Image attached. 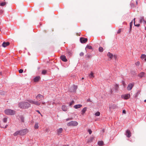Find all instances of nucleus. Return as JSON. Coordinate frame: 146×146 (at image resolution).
Segmentation results:
<instances>
[{
	"mask_svg": "<svg viewBox=\"0 0 146 146\" xmlns=\"http://www.w3.org/2000/svg\"><path fill=\"white\" fill-rule=\"evenodd\" d=\"M74 100H72L70 103L69 105L71 106L72 105L74 104Z\"/></svg>",
	"mask_w": 146,
	"mask_h": 146,
	"instance_id": "nucleus-35",
	"label": "nucleus"
},
{
	"mask_svg": "<svg viewBox=\"0 0 146 146\" xmlns=\"http://www.w3.org/2000/svg\"><path fill=\"white\" fill-rule=\"evenodd\" d=\"M86 56L88 58H90L92 57V55L91 53H88L86 55Z\"/></svg>",
	"mask_w": 146,
	"mask_h": 146,
	"instance_id": "nucleus-26",
	"label": "nucleus"
},
{
	"mask_svg": "<svg viewBox=\"0 0 146 146\" xmlns=\"http://www.w3.org/2000/svg\"><path fill=\"white\" fill-rule=\"evenodd\" d=\"M80 42L82 43H86L87 42L88 39L87 38H85L83 37H81L80 39Z\"/></svg>",
	"mask_w": 146,
	"mask_h": 146,
	"instance_id": "nucleus-9",
	"label": "nucleus"
},
{
	"mask_svg": "<svg viewBox=\"0 0 146 146\" xmlns=\"http://www.w3.org/2000/svg\"><path fill=\"white\" fill-rule=\"evenodd\" d=\"M63 131V129L62 128H60L57 130V134L58 135H59Z\"/></svg>",
	"mask_w": 146,
	"mask_h": 146,
	"instance_id": "nucleus-16",
	"label": "nucleus"
},
{
	"mask_svg": "<svg viewBox=\"0 0 146 146\" xmlns=\"http://www.w3.org/2000/svg\"><path fill=\"white\" fill-rule=\"evenodd\" d=\"M80 55L81 56H83L84 55V53L83 52H82L80 53Z\"/></svg>",
	"mask_w": 146,
	"mask_h": 146,
	"instance_id": "nucleus-42",
	"label": "nucleus"
},
{
	"mask_svg": "<svg viewBox=\"0 0 146 146\" xmlns=\"http://www.w3.org/2000/svg\"><path fill=\"white\" fill-rule=\"evenodd\" d=\"M144 102H146V99L144 100Z\"/></svg>",
	"mask_w": 146,
	"mask_h": 146,
	"instance_id": "nucleus-54",
	"label": "nucleus"
},
{
	"mask_svg": "<svg viewBox=\"0 0 146 146\" xmlns=\"http://www.w3.org/2000/svg\"><path fill=\"white\" fill-rule=\"evenodd\" d=\"M84 79V78H82V80H83Z\"/></svg>",
	"mask_w": 146,
	"mask_h": 146,
	"instance_id": "nucleus-56",
	"label": "nucleus"
},
{
	"mask_svg": "<svg viewBox=\"0 0 146 146\" xmlns=\"http://www.w3.org/2000/svg\"><path fill=\"white\" fill-rule=\"evenodd\" d=\"M112 93H113V91H112L111 90V94H112Z\"/></svg>",
	"mask_w": 146,
	"mask_h": 146,
	"instance_id": "nucleus-51",
	"label": "nucleus"
},
{
	"mask_svg": "<svg viewBox=\"0 0 146 146\" xmlns=\"http://www.w3.org/2000/svg\"><path fill=\"white\" fill-rule=\"evenodd\" d=\"M28 131L27 129H25L20 131V135H23L26 134Z\"/></svg>",
	"mask_w": 146,
	"mask_h": 146,
	"instance_id": "nucleus-5",
	"label": "nucleus"
},
{
	"mask_svg": "<svg viewBox=\"0 0 146 146\" xmlns=\"http://www.w3.org/2000/svg\"><path fill=\"white\" fill-rule=\"evenodd\" d=\"M88 131L90 134H91L92 133V131L90 129H88Z\"/></svg>",
	"mask_w": 146,
	"mask_h": 146,
	"instance_id": "nucleus-40",
	"label": "nucleus"
},
{
	"mask_svg": "<svg viewBox=\"0 0 146 146\" xmlns=\"http://www.w3.org/2000/svg\"><path fill=\"white\" fill-rule=\"evenodd\" d=\"M114 89L116 92H117L118 91V90L119 89V86L117 85L116 84L115 86Z\"/></svg>",
	"mask_w": 146,
	"mask_h": 146,
	"instance_id": "nucleus-23",
	"label": "nucleus"
},
{
	"mask_svg": "<svg viewBox=\"0 0 146 146\" xmlns=\"http://www.w3.org/2000/svg\"><path fill=\"white\" fill-rule=\"evenodd\" d=\"M6 4V3L5 2H3L2 3H1L0 4V5L2 6H4Z\"/></svg>",
	"mask_w": 146,
	"mask_h": 146,
	"instance_id": "nucleus-37",
	"label": "nucleus"
},
{
	"mask_svg": "<svg viewBox=\"0 0 146 146\" xmlns=\"http://www.w3.org/2000/svg\"><path fill=\"white\" fill-rule=\"evenodd\" d=\"M140 64V62L139 61H137V62L135 64L136 66H139Z\"/></svg>",
	"mask_w": 146,
	"mask_h": 146,
	"instance_id": "nucleus-41",
	"label": "nucleus"
},
{
	"mask_svg": "<svg viewBox=\"0 0 146 146\" xmlns=\"http://www.w3.org/2000/svg\"><path fill=\"white\" fill-rule=\"evenodd\" d=\"M7 121V119H3L2 120V121L1 122V123L0 124V126L1 127H3L2 126V125L3 124V123H5Z\"/></svg>",
	"mask_w": 146,
	"mask_h": 146,
	"instance_id": "nucleus-17",
	"label": "nucleus"
},
{
	"mask_svg": "<svg viewBox=\"0 0 146 146\" xmlns=\"http://www.w3.org/2000/svg\"><path fill=\"white\" fill-rule=\"evenodd\" d=\"M99 51L100 52H102L103 51V48L102 47H100L99 48Z\"/></svg>",
	"mask_w": 146,
	"mask_h": 146,
	"instance_id": "nucleus-32",
	"label": "nucleus"
},
{
	"mask_svg": "<svg viewBox=\"0 0 146 146\" xmlns=\"http://www.w3.org/2000/svg\"><path fill=\"white\" fill-rule=\"evenodd\" d=\"M38 128V124L37 123H36L34 126V128L35 129H37Z\"/></svg>",
	"mask_w": 146,
	"mask_h": 146,
	"instance_id": "nucleus-29",
	"label": "nucleus"
},
{
	"mask_svg": "<svg viewBox=\"0 0 146 146\" xmlns=\"http://www.w3.org/2000/svg\"><path fill=\"white\" fill-rule=\"evenodd\" d=\"M107 55L111 59L113 58V55L110 52H108Z\"/></svg>",
	"mask_w": 146,
	"mask_h": 146,
	"instance_id": "nucleus-22",
	"label": "nucleus"
},
{
	"mask_svg": "<svg viewBox=\"0 0 146 146\" xmlns=\"http://www.w3.org/2000/svg\"><path fill=\"white\" fill-rule=\"evenodd\" d=\"M42 104H45V102H42Z\"/></svg>",
	"mask_w": 146,
	"mask_h": 146,
	"instance_id": "nucleus-48",
	"label": "nucleus"
},
{
	"mask_svg": "<svg viewBox=\"0 0 146 146\" xmlns=\"http://www.w3.org/2000/svg\"><path fill=\"white\" fill-rule=\"evenodd\" d=\"M94 138L93 137H91L87 141V143H90L92 142L94 140Z\"/></svg>",
	"mask_w": 146,
	"mask_h": 146,
	"instance_id": "nucleus-13",
	"label": "nucleus"
},
{
	"mask_svg": "<svg viewBox=\"0 0 146 146\" xmlns=\"http://www.w3.org/2000/svg\"><path fill=\"white\" fill-rule=\"evenodd\" d=\"M133 23V21H132L130 23V29L131 30L132 28V26Z\"/></svg>",
	"mask_w": 146,
	"mask_h": 146,
	"instance_id": "nucleus-36",
	"label": "nucleus"
},
{
	"mask_svg": "<svg viewBox=\"0 0 146 146\" xmlns=\"http://www.w3.org/2000/svg\"><path fill=\"white\" fill-rule=\"evenodd\" d=\"M5 112L7 115H13L15 114V111L11 109H8L5 110Z\"/></svg>",
	"mask_w": 146,
	"mask_h": 146,
	"instance_id": "nucleus-3",
	"label": "nucleus"
},
{
	"mask_svg": "<svg viewBox=\"0 0 146 146\" xmlns=\"http://www.w3.org/2000/svg\"><path fill=\"white\" fill-rule=\"evenodd\" d=\"M100 113L99 112H97L95 113V115L97 116H98L100 115Z\"/></svg>",
	"mask_w": 146,
	"mask_h": 146,
	"instance_id": "nucleus-39",
	"label": "nucleus"
},
{
	"mask_svg": "<svg viewBox=\"0 0 146 146\" xmlns=\"http://www.w3.org/2000/svg\"><path fill=\"white\" fill-rule=\"evenodd\" d=\"M131 6L132 7H134V5H133V4H131Z\"/></svg>",
	"mask_w": 146,
	"mask_h": 146,
	"instance_id": "nucleus-47",
	"label": "nucleus"
},
{
	"mask_svg": "<svg viewBox=\"0 0 146 146\" xmlns=\"http://www.w3.org/2000/svg\"><path fill=\"white\" fill-rule=\"evenodd\" d=\"M82 106L81 104L76 105L74 106V107L76 109L82 107Z\"/></svg>",
	"mask_w": 146,
	"mask_h": 146,
	"instance_id": "nucleus-14",
	"label": "nucleus"
},
{
	"mask_svg": "<svg viewBox=\"0 0 146 146\" xmlns=\"http://www.w3.org/2000/svg\"><path fill=\"white\" fill-rule=\"evenodd\" d=\"M114 58L115 59H116L117 58V56L116 55H114L113 56V58Z\"/></svg>",
	"mask_w": 146,
	"mask_h": 146,
	"instance_id": "nucleus-45",
	"label": "nucleus"
},
{
	"mask_svg": "<svg viewBox=\"0 0 146 146\" xmlns=\"http://www.w3.org/2000/svg\"><path fill=\"white\" fill-rule=\"evenodd\" d=\"M87 101L88 102H92V101L90 100V99H88L87 100Z\"/></svg>",
	"mask_w": 146,
	"mask_h": 146,
	"instance_id": "nucleus-46",
	"label": "nucleus"
},
{
	"mask_svg": "<svg viewBox=\"0 0 146 146\" xmlns=\"http://www.w3.org/2000/svg\"><path fill=\"white\" fill-rule=\"evenodd\" d=\"M89 76L91 78H93L94 77V73L92 72H91L89 75Z\"/></svg>",
	"mask_w": 146,
	"mask_h": 146,
	"instance_id": "nucleus-28",
	"label": "nucleus"
},
{
	"mask_svg": "<svg viewBox=\"0 0 146 146\" xmlns=\"http://www.w3.org/2000/svg\"><path fill=\"white\" fill-rule=\"evenodd\" d=\"M62 110L64 111H66L68 109L67 107L65 105L62 106Z\"/></svg>",
	"mask_w": 146,
	"mask_h": 146,
	"instance_id": "nucleus-21",
	"label": "nucleus"
},
{
	"mask_svg": "<svg viewBox=\"0 0 146 146\" xmlns=\"http://www.w3.org/2000/svg\"><path fill=\"white\" fill-rule=\"evenodd\" d=\"M126 135L128 137H129L131 135V133L129 130H127L126 132Z\"/></svg>",
	"mask_w": 146,
	"mask_h": 146,
	"instance_id": "nucleus-11",
	"label": "nucleus"
},
{
	"mask_svg": "<svg viewBox=\"0 0 146 146\" xmlns=\"http://www.w3.org/2000/svg\"><path fill=\"white\" fill-rule=\"evenodd\" d=\"M22 122H24V120H23V119H22Z\"/></svg>",
	"mask_w": 146,
	"mask_h": 146,
	"instance_id": "nucleus-53",
	"label": "nucleus"
},
{
	"mask_svg": "<svg viewBox=\"0 0 146 146\" xmlns=\"http://www.w3.org/2000/svg\"><path fill=\"white\" fill-rule=\"evenodd\" d=\"M77 86L75 85H73L71 86L69 88V90L71 92H75L77 89Z\"/></svg>",
	"mask_w": 146,
	"mask_h": 146,
	"instance_id": "nucleus-6",
	"label": "nucleus"
},
{
	"mask_svg": "<svg viewBox=\"0 0 146 146\" xmlns=\"http://www.w3.org/2000/svg\"><path fill=\"white\" fill-rule=\"evenodd\" d=\"M122 113L123 114H125L126 113V111L125 110H123L122 111Z\"/></svg>",
	"mask_w": 146,
	"mask_h": 146,
	"instance_id": "nucleus-43",
	"label": "nucleus"
},
{
	"mask_svg": "<svg viewBox=\"0 0 146 146\" xmlns=\"http://www.w3.org/2000/svg\"><path fill=\"white\" fill-rule=\"evenodd\" d=\"M3 12V11L2 10H1V13H2Z\"/></svg>",
	"mask_w": 146,
	"mask_h": 146,
	"instance_id": "nucleus-57",
	"label": "nucleus"
},
{
	"mask_svg": "<svg viewBox=\"0 0 146 146\" xmlns=\"http://www.w3.org/2000/svg\"><path fill=\"white\" fill-rule=\"evenodd\" d=\"M47 72V71L45 70H43L42 72V74L43 75H45L46 74Z\"/></svg>",
	"mask_w": 146,
	"mask_h": 146,
	"instance_id": "nucleus-31",
	"label": "nucleus"
},
{
	"mask_svg": "<svg viewBox=\"0 0 146 146\" xmlns=\"http://www.w3.org/2000/svg\"><path fill=\"white\" fill-rule=\"evenodd\" d=\"M36 98L38 101H35L32 100L29 101V102L32 104H33L39 106L40 104V103L39 102L40 100H42L44 99L43 96L41 94H38L36 97Z\"/></svg>",
	"mask_w": 146,
	"mask_h": 146,
	"instance_id": "nucleus-1",
	"label": "nucleus"
},
{
	"mask_svg": "<svg viewBox=\"0 0 146 146\" xmlns=\"http://www.w3.org/2000/svg\"><path fill=\"white\" fill-rule=\"evenodd\" d=\"M1 75V72H0V75Z\"/></svg>",
	"mask_w": 146,
	"mask_h": 146,
	"instance_id": "nucleus-55",
	"label": "nucleus"
},
{
	"mask_svg": "<svg viewBox=\"0 0 146 146\" xmlns=\"http://www.w3.org/2000/svg\"><path fill=\"white\" fill-rule=\"evenodd\" d=\"M134 85V84L130 83L127 86V89L128 90H130L133 88Z\"/></svg>",
	"mask_w": 146,
	"mask_h": 146,
	"instance_id": "nucleus-8",
	"label": "nucleus"
},
{
	"mask_svg": "<svg viewBox=\"0 0 146 146\" xmlns=\"http://www.w3.org/2000/svg\"><path fill=\"white\" fill-rule=\"evenodd\" d=\"M78 125V123L76 121H71L69 123H68L67 125L68 126H77Z\"/></svg>",
	"mask_w": 146,
	"mask_h": 146,
	"instance_id": "nucleus-4",
	"label": "nucleus"
},
{
	"mask_svg": "<svg viewBox=\"0 0 146 146\" xmlns=\"http://www.w3.org/2000/svg\"><path fill=\"white\" fill-rule=\"evenodd\" d=\"M60 58L61 60L64 62H66L68 60L66 56L64 55L61 56L60 57Z\"/></svg>",
	"mask_w": 146,
	"mask_h": 146,
	"instance_id": "nucleus-10",
	"label": "nucleus"
},
{
	"mask_svg": "<svg viewBox=\"0 0 146 146\" xmlns=\"http://www.w3.org/2000/svg\"><path fill=\"white\" fill-rule=\"evenodd\" d=\"M23 70L22 69H21L19 70V72L20 73H22L23 72Z\"/></svg>",
	"mask_w": 146,
	"mask_h": 146,
	"instance_id": "nucleus-38",
	"label": "nucleus"
},
{
	"mask_svg": "<svg viewBox=\"0 0 146 146\" xmlns=\"http://www.w3.org/2000/svg\"><path fill=\"white\" fill-rule=\"evenodd\" d=\"M18 135H20V131H17L13 134L14 136H17Z\"/></svg>",
	"mask_w": 146,
	"mask_h": 146,
	"instance_id": "nucleus-27",
	"label": "nucleus"
},
{
	"mask_svg": "<svg viewBox=\"0 0 146 146\" xmlns=\"http://www.w3.org/2000/svg\"><path fill=\"white\" fill-rule=\"evenodd\" d=\"M135 18H134V19H133L134 22V25L135 26H137V27H139L140 26V24H137V25H135Z\"/></svg>",
	"mask_w": 146,
	"mask_h": 146,
	"instance_id": "nucleus-34",
	"label": "nucleus"
},
{
	"mask_svg": "<svg viewBox=\"0 0 146 146\" xmlns=\"http://www.w3.org/2000/svg\"><path fill=\"white\" fill-rule=\"evenodd\" d=\"M98 144L99 146H103L104 145V142L102 141H98Z\"/></svg>",
	"mask_w": 146,
	"mask_h": 146,
	"instance_id": "nucleus-25",
	"label": "nucleus"
},
{
	"mask_svg": "<svg viewBox=\"0 0 146 146\" xmlns=\"http://www.w3.org/2000/svg\"><path fill=\"white\" fill-rule=\"evenodd\" d=\"M145 73L144 72H141L138 75V76L141 78H142L144 76Z\"/></svg>",
	"mask_w": 146,
	"mask_h": 146,
	"instance_id": "nucleus-19",
	"label": "nucleus"
},
{
	"mask_svg": "<svg viewBox=\"0 0 146 146\" xmlns=\"http://www.w3.org/2000/svg\"><path fill=\"white\" fill-rule=\"evenodd\" d=\"M86 48H88L89 49H92V47L91 46L87 45L86 47Z\"/></svg>",
	"mask_w": 146,
	"mask_h": 146,
	"instance_id": "nucleus-33",
	"label": "nucleus"
},
{
	"mask_svg": "<svg viewBox=\"0 0 146 146\" xmlns=\"http://www.w3.org/2000/svg\"><path fill=\"white\" fill-rule=\"evenodd\" d=\"M130 95L129 94H127L122 95L121 97L124 99L127 100L130 98Z\"/></svg>",
	"mask_w": 146,
	"mask_h": 146,
	"instance_id": "nucleus-7",
	"label": "nucleus"
},
{
	"mask_svg": "<svg viewBox=\"0 0 146 146\" xmlns=\"http://www.w3.org/2000/svg\"><path fill=\"white\" fill-rule=\"evenodd\" d=\"M103 132H104V130H103Z\"/></svg>",
	"mask_w": 146,
	"mask_h": 146,
	"instance_id": "nucleus-58",
	"label": "nucleus"
},
{
	"mask_svg": "<svg viewBox=\"0 0 146 146\" xmlns=\"http://www.w3.org/2000/svg\"><path fill=\"white\" fill-rule=\"evenodd\" d=\"M143 22H144V23L145 24H146V21H145V20H144V21Z\"/></svg>",
	"mask_w": 146,
	"mask_h": 146,
	"instance_id": "nucleus-49",
	"label": "nucleus"
},
{
	"mask_svg": "<svg viewBox=\"0 0 146 146\" xmlns=\"http://www.w3.org/2000/svg\"><path fill=\"white\" fill-rule=\"evenodd\" d=\"M143 17H141L140 18L139 22L140 23H141L143 21H144Z\"/></svg>",
	"mask_w": 146,
	"mask_h": 146,
	"instance_id": "nucleus-30",
	"label": "nucleus"
},
{
	"mask_svg": "<svg viewBox=\"0 0 146 146\" xmlns=\"http://www.w3.org/2000/svg\"><path fill=\"white\" fill-rule=\"evenodd\" d=\"M67 56L69 57H70L72 55V53L71 51L68 50L67 51Z\"/></svg>",
	"mask_w": 146,
	"mask_h": 146,
	"instance_id": "nucleus-15",
	"label": "nucleus"
},
{
	"mask_svg": "<svg viewBox=\"0 0 146 146\" xmlns=\"http://www.w3.org/2000/svg\"><path fill=\"white\" fill-rule=\"evenodd\" d=\"M87 109V107H85L84 108H83L81 111V114L83 115L85 113Z\"/></svg>",
	"mask_w": 146,
	"mask_h": 146,
	"instance_id": "nucleus-18",
	"label": "nucleus"
},
{
	"mask_svg": "<svg viewBox=\"0 0 146 146\" xmlns=\"http://www.w3.org/2000/svg\"><path fill=\"white\" fill-rule=\"evenodd\" d=\"M121 32V30L120 29H119V30L117 32V33H120Z\"/></svg>",
	"mask_w": 146,
	"mask_h": 146,
	"instance_id": "nucleus-44",
	"label": "nucleus"
},
{
	"mask_svg": "<svg viewBox=\"0 0 146 146\" xmlns=\"http://www.w3.org/2000/svg\"><path fill=\"white\" fill-rule=\"evenodd\" d=\"M141 58L143 60L144 59V60L146 61V55L145 54H142L141 56Z\"/></svg>",
	"mask_w": 146,
	"mask_h": 146,
	"instance_id": "nucleus-24",
	"label": "nucleus"
},
{
	"mask_svg": "<svg viewBox=\"0 0 146 146\" xmlns=\"http://www.w3.org/2000/svg\"><path fill=\"white\" fill-rule=\"evenodd\" d=\"M19 106L21 108L26 109L30 107V104L27 102H21L19 103Z\"/></svg>",
	"mask_w": 146,
	"mask_h": 146,
	"instance_id": "nucleus-2",
	"label": "nucleus"
},
{
	"mask_svg": "<svg viewBox=\"0 0 146 146\" xmlns=\"http://www.w3.org/2000/svg\"><path fill=\"white\" fill-rule=\"evenodd\" d=\"M136 5H137V1H136Z\"/></svg>",
	"mask_w": 146,
	"mask_h": 146,
	"instance_id": "nucleus-52",
	"label": "nucleus"
},
{
	"mask_svg": "<svg viewBox=\"0 0 146 146\" xmlns=\"http://www.w3.org/2000/svg\"><path fill=\"white\" fill-rule=\"evenodd\" d=\"M9 42H3L2 44V46L4 47H5L9 44Z\"/></svg>",
	"mask_w": 146,
	"mask_h": 146,
	"instance_id": "nucleus-12",
	"label": "nucleus"
},
{
	"mask_svg": "<svg viewBox=\"0 0 146 146\" xmlns=\"http://www.w3.org/2000/svg\"><path fill=\"white\" fill-rule=\"evenodd\" d=\"M40 76H37L34 79V81L35 82H36L38 81L40 79Z\"/></svg>",
	"mask_w": 146,
	"mask_h": 146,
	"instance_id": "nucleus-20",
	"label": "nucleus"
},
{
	"mask_svg": "<svg viewBox=\"0 0 146 146\" xmlns=\"http://www.w3.org/2000/svg\"><path fill=\"white\" fill-rule=\"evenodd\" d=\"M36 111L38 112L40 114V113L38 110H37Z\"/></svg>",
	"mask_w": 146,
	"mask_h": 146,
	"instance_id": "nucleus-50",
	"label": "nucleus"
}]
</instances>
